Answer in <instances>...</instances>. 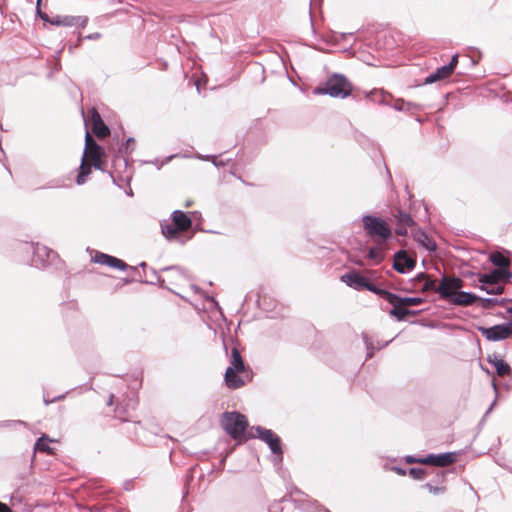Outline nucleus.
Segmentation results:
<instances>
[{"instance_id": "f257e3e1", "label": "nucleus", "mask_w": 512, "mask_h": 512, "mask_svg": "<svg viewBox=\"0 0 512 512\" xmlns=\"http://www.w3.org/2000/svg\"><path fill=\"white\" fill-rule=\"evenodd\" d=\"M104 155L103 148L98 145L93 138L86 133L85 137V149H84V157H87L92 162V165L95 169L104 171L102 166V156ZM91 173V165L85 162V158H83L82 163L80 165V172L76 178V182L78 185H82L85 183L87 176Z\"/></svg>"}, {"instance_id": "f03ea898", "label": "nucleus", "mask_w": 512, "mask_h": 512, "mask_svg": "<svg viewBox=\"0 0 512 512\" xmlns=\"http://www.w3.org/2000/svg\"><path fill=\"white\" fill-rule=\"evenodd\" d=\"M314 93L344 99L351 95L352 85L343 74L335 73L327 79L323 86L317 87Z\"/></svg>"}, {"instance_id": "7ed1b4c3", "label": "nucleus", "mask_w": 512, "mask_h": 512, "mask_svg": "<svg viewBox=\"0 0 512 512\" xmlns=\"http://www.w3.org/2000/svg\"><path fill=\"white\" fill-rule=\"evenodd\" d=\"M221 426L231 438L241 440L248 427V421L239 412H224L221 417Z\"/></svg>"}, {"instance_id": "20e7f679", "label": "nucleus", "mask_w": 512, "mask_h": 512, "mask_svg": "<svg viewBox=\"0 0 512 512\" xmlns=\"http://www.w3.org/2000/svg\"><path fill=\"white\" fill-rule=\"evenodd\" d=\"M362 222L366 234L372 239L380 238L383 241H386L392 235L389 224L379 217L364 215L362 217Z\"/></svg>"}, {"instance_id": "39448f33", "label": "nucleus", "mask_w": 512, "mask_h": 512, "mask_svg": "<svg viewBox=\"0 0 512 512\" xmlns=\"http://www.w3.org/2000/svg\"><path fill=\"white\" fill-rule=\"evenodd\" d=\"M250 437H258L265 442L270 448L271 452L275 455V462L282 461V444L279 436L270 429L261 426L252 427Z\"/></svg>"}, {"instance_id": "423d86ee", "label": "nucleus", "mask_w": 512, "mask_h": 512, "mask_svg": "<svg viewBox=\"0 0 512 512\" xmlns=\"http://www.w3.org/2000/svg\"><path fill=\"white\" fill-rule=\"evenodd\" d=\"M22 250L25 252H32L33 257L31 259V265L36 268H42L46 265L50 258L52 251L39 243H26L23 245Z\"/></svg>"}, {"instance_id": "0eeeda50", "label": "nucleus", "mask_w": 512, "mask_h": 512, "mask_svg": "<svg viewBox=\"0 0 512 512\" xmlns=\"http://www.w3.org/2000/svg\"><path fill=\"white\" fill-rule=\"evenodd\" d=\"M463 287V281L458 277L443 276L436 292L445 300L451 301L456 292Z\"/></svg>"}, {"instance_id": "6e6552de", "label": "nucleus", "mask_w": 512, "mask_h": 512, "mask_svg": "<svg viewBox=\"0 0 512 512\" xmlns=\"http://www.w3.org/2000/svg\"><path fill=\"white\" fill-rule=\"evenodd\" d=\"M478 330L489 341H501L509 338V331L505 323L492 327H479Z\"/></svg>"}, {"instance_id": "1a4fd4ad", "label": "nucleus", "mask_w": 512, "mask_h": 512, "mask_svg": "<svg viewBox=\"0 0 512 512\" xmlns=\"http://www.w3.org/2000/svg\"><path fill=\"white\" fill-rule=\"evenodd\" d=\"M455 460L456 458L454 453L446 452L438 455L430 454L425 458H421L419 460V463L430 464L438 467H445L454 463Z\"/></svg>"}, {"instance_id": "9d476101", "label": "nucleus", "mask_w": 512, "mask_h": 512, "mask_svg": "<svg viewBox=\"0 0 512 512\" xmlns=\"http://www.w3.org/2000/svg\"><path fill=\"white\" fill-rule=\"evenodd\" d=\"M341 280L347 286H349L357 291L365 290L366 287H368V281H369L368 278L360 275L356 271H352V272L342 275Z\"/></svg>"}, {"instance_id": "9b49d317", "label": "nucleus", "mask_w": 512, "mask_h": 512, "mask_svg": "<svg viewBox=\"0 0 512 512\" xmlns=\"http://www.w3.org/2000/svg\"><path fill=\"white\" fill-rule=\"evenodd\" d=\"M415 260L407 255L405 251H398L394 255L393 268L399 273H406L408 270L413 269Z\"/></svg>"}, {"instance_id": "f8f14e48", "label": "nucleus", "mask_w": 512, "mask_h": 512, "mask_svg": "<svg viewBox=\"0 0 512 512\" xmlns=\"http://www.w3.org/2000/svg\"><path fill=\"white\" fill-rule=\"evenodd\" d=\"M511 276L508 269H494L490 273L482 274L479 282L482 285H496L502 279H507Z\"/></svg>"}, {"instance_id": "ddd939ff", "label": "nucleus", "mask_w": 512, "mask_h": 512, "mask_svg": "<svg viewBox=\"0 0 512 512\" xmlns=\"http://www.w3.org/2000/svg\"><path fill=\"white\" fill-rule=\"evenodd\" d=\"M93 261L95 263H98L101 265H106V266H109V267H112V268H115L118 270H126L128 267V265L121 259H118L114 256H111V255H108L105 253H97L94 256Z\"/></svg>"}, {"instance_id": "4468645a", "label": "nucleus", "mask_w": 512, "mask_h": 512, "mask_svg": "<svg viewBox=\"0 0 512 512\" xmlns=\"http://www.w3.org/2000/svg\"><path fill=\"white\" fill-rule=\"evenodd\" d=\"M88 22L87 17H80V16H56L51 19L50 23L55 26H66V27H72L75 25H81L82 27H85Z\"/></svg>"}, {"instance_id": "2eb2a0df", "label": "nucleus", "mask_w": 512, "mask_h": 512, "mask_svg": "<svg viewBox=\"0 0 512 512\" xmlns=\"http://www.w3.org/2000/svg\"><path fill=\"white\" fill-rule=\"evenodd\" d=\"M91 121H92V130L93 133L99 137L104 138L109 135L110 130L109 128L104 124V122L101 119L100 114L97 112L95 108H93L91 111Z\"/></svg>"}, {"instance_id": "dca6fc26", "label": "nucleus", "mask_w": 512, "mask_h": 512, "mask_svg": "<svg viewBox=\"0 0 512 512\" xmlns=\"http://www.w3.org/2000/svg\"><path fill=\"white\" fill-rule=\"evenodd\" d=\"M171 221L180 229L185 232L192 227L191 218L181 210H174L171 214Z\"/></svg>"}, {"instance_id": "f3484780", "label": "nucleus", "mask_w": 512, "mask_h": 512, "mask_svg": "<svg viewBox=\"0 0 512 512\" xmlns=\"http://www.w3.org/2000/svg\"><path fill=\"white\" fill-rule=\"evenodd\" d=\"M397 227L396 233L400 236L407 234V228L415 224L413 218L406 212L399 211L396 215Z\"/></svg>"}, {"instance_id": "a211bd4d", "label": "nucleus", "mask_w": 512, "mask_h": 512, "mask_svg": "<svg viewBox=\"0 0 512 512\" xmlns=\"http://www.w3.org/2000/svg\"><path fill=\"white\" fill-rule=\"evenodd\" d=\"M480 298L471 293L465 291H457L454 297L451 299V303L457 306H469L475 303Z\"/></svg>"}, {"instance_id": "6ab92c4d", "label": "nucleus", "mask_w": 512, "mask_h": 512, "mask_svg": "<svg viewBox=\"0 0 512 512\" xmlns=\"http://www.w3.org/2000/svg\"><path fill=\"white\" fill-rule=\"evenodd\" d=\"M451 74H452L451 66L444 65V66L438 68L435 72L431 73L429 76H427L424 79L423 84L428 85V84L435 83L437 81L447 79Z\"/></svg>"}, {"instance_id": "aec40b11", "label": "nucleus", "mask_w": 512, "mask_h": 512, "mask_svg": "<svg viewBox=\"0 0 512 512\" xmlns=\"http://www.w3.org/2000/svg\"><path fill=\"white\" fill-rule=\"evenodd\" d=\"M414 240L429 252H434L437 248L435 241L422 230H418L414 233Z\"/></svg>"}, {"instance_id": "412c9836", "label": "nucleus", "mask_w": 512, "mask_h": 512, "mask_svg": "<svg viewBox=\"0 0 512 512\" xmlns=\"http://www.w3.org/2000/svg\"><path fill=\"white\" fill-rule=\"evenodd\" d=\"M161 232L167 240H174L179 237L180 229L169 220H163L160 223Z\"/></svg>"}, {"instance_id": "4be33fe9", "label": "nucleus", "mask_w": 512, "mask_h": 512, "mask_svg": "<svg viewBox=\"0 0 512 512\" xmlns=\"http://www.w3.org/2000/svg\"><path fill=\"white\" fill-rule=\"evenodd\" d=\"M366 290H368V291H370L372 293H375L378 296L384 298L390 304H394L398 300V296L396 294L391 293V292H389V291H387L385 289L378 288L377 286H375L370 281H368V287H366Z\"/></svg>"}, {"instance_id": "5701e85b", "label": "nucleus", "mask_w": 512, "mask_h": 512, "mask_svg": "<svg viewBox=\"0 0 512 512\" xmlns=\"http://www.w3.org/2000/svg\"><path fill=\"white\" fill-rule=\"evenodd\" d=\"M237 372L233 368L226 369L225 382L230 389H237L244 385V381L237 375Z\"/></svg>"}, {"instance_id": "b1692460", "label": "nucleus", "mask_w": 512, "mask_h": 512, "mask_svg": "<svg viewBox=\"0 0 512 512\" xmlns=\"http://www.w3.org/2000/svg\"><path fill=\"white\" fill-rule=\"evenodd\" d=\"M392 107L397 111L414 112L422 110L423 106L417 103L405 101L403 99H397Z\"/></svg>"}, {"instance_id": "393cba45", "label": "nucleus", "mask_w": 512, "mask_h": 512, "mask_svg": "<svg viewBox=\"0 0 512 512\" xmlns=\"http://www.w3.org/2000/svg\"><path fill=\"white\" fill-rule=\"evenodd\" d=\"M488 361L495 367L499 376H505L511 372L509 364L497 356H494L493 358L489 357Z\"/></svg>"}, {"instance_id": "a878e982", "label": "nucleus", "mask_w": 512, "mask_h": 512, "mask_svg": "<svg viewBox=\"0 0 512 512\" xmlns=\"http://www.w3.org/2000/svg\"><path fill=\"white\" fill-rule=\"evenodd\" d=\"M228 368H233L234 371L238 372L244 371L245 369L241 354L236 347L232 349L230 366Z\"/></svg>"}, {"instance_id": "bb28decb", "label": "nucleus", "mask_w": 512, "mask_h": 512, "mask_svg": "<svg viewBox=\"0 0 512 512\" xmlns=\"http://www.w3.org/2000/svg\"><path fill=\"white\" fill-rule=\"evenodd\" d=\"M163 272L170 273L168 280L171 283H177L185 278L182 269L178 266H169L162 269Z\"/></svg>"}, {"instance_id": "cd10ccee", "label": "nucleus", "mask_w": 512, "mask_h": 512, "mask_svg": "<svg viewBox=\"0 0 512 512\" xmlns=\"http://www.w3.org/2000/svg\"><path fill=\"white\" fill-rule=\"evenodd\" d=\"M490 261L493 265L497 266L498 269H507L510 265V260L500 252H495L490 255Z\"/></svg>"}, {"instance_id": "c85d7f7f", "label": "nucleus", "mask_w": 512, "mask_h": 512, "mask_svg": "<svg viewBox=\"0 0 512 512\" xmlns=\"http://www.w3.org/2000/svg\"><path fill=\"white\" fill-rule=\"evenodd\" d=\"M393 308L390 310V314L395 316L398 320H403L407 315L411 312L410 310L402 307L403 304H399L398 302L392 304Z\"/></svg>"}, {"instance_id": "c756f323", "label": "nucleus", "mask_w": 512, "mask_h": 512, "mask_svg": "<svg viewBox=\"0 0 512 512\" xmlns=\"http://www.w3.org/2000/svg\"><path fill=\"white\" fill-rule=\"evenodd\" d=\"M50 441L51 440L46 435L41 436L40 438L37 439L35 443V450L52 453V449L48 445V442Z\"/></svg>"}, {"instance_id": "7c9ffc66", "label": "nucleus", "mask_w": 512, "mask_h": 512, "mask_svg": "<svg viewBox=\"0 0 512 512\" xmlns=\"http://www.w3.org/2000/svg\"><path fill=\"white\" fill-rule=\"evenodd\" d=\"M368 258L374 260L376 264H379L384 258L383 251L379 248L372 247L369 249Z\"/></svg>"}, {"instance_id": "2f4dec72", "label": "nucleus", "mask_w": 512, "mask_h": 512, "mask_svg": "<svg viewBox=\"0 0 512 512\" xmlns=\"http://www.w3.org/2000/svg\"><path fill=\"white\" fill-rule=\"evenodd\" d=\"M397 302L399 304H403L406 306H413V305L421 304L423 302V300L420 297H405V298L398 297Z\"/></svg>"}, {"instance_id": "473e14b6", "label": "nucleus", "mask_w": 512, "mask_h": 512, "mask_svg": "<svg viewBox=\"0 0 512 512\" xmlns=\"http://www.w3.org/2000/svg\"><path fill=\"white\" fill-rule=\"evenodd\" d=\"M18 425L27 426V423L21 420L0 421V428H15Z\"/></svg>"}, {"instance_id": "72a5a7b5", "label": "nucleus", "mask_w": 512, "mask_h": 512, "mask_svg": "<svg viewBox=\"0 0 512 512\" xmlns=\"http://www.w3.org/2000/svg\"><path fill=\"white\" fill-rule=\"evenodd\" d=\"M409 475L413 478V479H417V480H420V479H423L424 476H425V470L422 469V468H410L409 469Z\"/></svg>"}, {"instance_id": "f704fd0d", "label": "nucleus", "mask_w": 512, "mask_h": 512, "mask_svg": "<svg viewBox=\"0 0 512 512\" xmlns=\"http://www.w3.org/2000/svg\"><path fill=\"white\" fill-rule=\"evenodd\" d=\"M438 286H436V283L435 281L427 278L425 281H424V284L422 286V291L423 292H427V291H435L436 292V289H437Z\"/></svg>"}, {"instance_id": "c9c22d12", "label": "nucleus", "mask_w": 512, "mask_h": 512, "mask_svg": "<svg viewBox=\"0 0 512 512\" xmlns=\"http://www.w3.org/2000/svg\"><path fill=\"white\" fill-rule=\"evenodd\" d=\"M363 340L366 346L367 350V358H371L374 354V347L372 342L369 340L368 336L366 334H363Z\"/></svg>"}, {"instance_id": "e433bc0d", "label": "nucleus", "mask_w": 512, "mask_h": 512, "mask_svg": "<svg viewBox=\"0 0 512 512\" xmlns=\"http://www.w3.org/2000/svg\"><path fill=\"white\" fill-rule=\"evenodd\" d=\"M491 285H481V289L486 291L488 294H501L503 292V287L497 286V287H491Z\"/></svg>"}, {"instance_id": "4c0bfd02", "label": "nucleus", "mask_w": 512, "mask_h": 512, "mask_svg": "<svg viewBox=\"0 0 512 512\" xmlns=\"http://www.w3.org/2000/svg\"><path fill=\"white\" fill-rule=\"evenodd\" d=\"M423 487L426 488L430 493L435 495L442 494L445 491V487L433 486L430 483H426Z\"/></svg>"}, {"instance_id": "58836bf2", "label": "nucleus", "mask_w": 512, "mask_h": 512, "mask_svg": "<svg viewBox=\"0 0 512 512\" xmlns=\"http://www.w3.org/2000/svg\"><path fill=\"white\" fill-rule=\"evenodd\" d=\"M198 158L202 159V160H212V162H213V164L215 166H223L224 165L223 162H217L215 157H213V156H209V155H207V156H198Z\"/></svg>"}, {"instance_id": "ea45409f", "label": "nucleus", "mask_w": 512, "mask_h": 512, "mask_svg": "<svg viewBox=\"0 0 512 512\" xmlns=\"http://www.w3.org/2000/svg\"><path fill=\"white\" fill-rule=\"evenodd\" d=\"M458 64V55L455 54L451 57V61L449 64H446V66H451V72L454 71L455 67L457 66Z\"/></svg>"}, {"instance_id": "a19ab883", "label": "nucleus", "mask_w": 512, "mask_h": 512, "mask_svg": "<svg viewBox=\"0 0 512 512\" xmlns=\"http://www.w3.org/2000/svg\"><path fill=\"white\" fill-rule=\"evenodd\" d=\"M132 144H134V138L130 137V138H128V139H127V141H126V146H125V148H124V152H125V153H129V152H131V151L133 150V147H132V148H130V146H131Z\"/></svg>"}, {"instance_id": "79ce46f5", "label": "nucleus", "mask_w": 512, "mask_h": 512, "mask_svg": "<svg viewBox=\"0 0 512 512\" xmlns=\"http://www.w3.org/2000/svg\"><path fill=\"white\" fill-rule=\"evenodd\" d=\"M481 301H482V306L484 308H488V307H490V305L496 303V300L490 299V298L481 299Z\"/></svg>"}, {"instance_id": "37998d69", "label": "nucleus", "mask_w": 512, "mask_h": 512, "mask_svg": "<svg viewBox=\"0 0 512 512\" xmlns=\"http://www.w3.org/2000/svg\"><path fill=\"white\" fill-rule=\"evenodd\" d=\"M391 470L396 472L398 475H401V476L406 475V470L401 467L393 466V467H391Z\"/></svg>"}, {"instance_id": "c03bdc74", "label": "nucleus", "mask_w": 512, "mask_h": 512, "mask_svg": "<svg viewBox=\"0 0 512 512\" xmlns=\"http://www.w3.org/2000/svg\"><path fill=\"white\" fill-rule=\"evenodd\" d=\"M152 273L153 275L155 276L157 282L160 284L161 287H165L164 283H165V279H162L155 270H152Z\"/></svg>"}, {"instance_id": "a18cd8bd", "label": "nucleus", "mask_w": 512, "mask_h": 512, "mask_svg": "<svg viewBox=\"0 0 512 512\" xmlns=\"http://www.w3.org/2000/svg\"><path fill=\"white\" fill-rule=\"evenodd\" d=\"M37 14L40 16V18L43 20V21H46V22H50L51 19H49V16L46 14V13H42L39 9V7L37 8Z\"/></svg>"}, {"instance_id": "49530a36", "label": "nucleus", "mask_w": 512, "mask_h": 512, "mask_svg": "<svg viewBox=\"0 0 512 512\" xmlns=\"http://www.w3.org/2000/svg\"><path fill=\"white\" fill-rule=\"evenodd\" d=\"M100 33H92V34H89L87 35L85 38L86 39H90V40H96V39H99L100 38Z\"/></svg>"}, {"instance_id": "de8ad7c7", "label": "nucleus", "mask_w": 512, "mask_h": 512, "mask_svg": "<svg viewBox=\"0 0 512 512\" xmlns=\"http://www.w3.org/2000/svg\"><path fill=\"white\" fill-rule=\"evenodd\" d=\"M427 278H429V277H428V275H427V274H425V273H419V274L416 276V280H417V281H419V282H420V281H425Z\"/></svg>"}, {"instance_id": "09e8293b", "label": "nucleus", "mask_w": 512, "mask_h": 512, "mask_svg": "<svg viewBox=\"0 0 512 512\" xmlns=\"http://www.w3.org/2000/svg\"><path fill=\"white\" fill-rule=\"evenodd\" d=\"M419 460L420 459H417V458H415L413 456H407L406 457V462L409 463V464L419 462Z\"/></svg>"}, {"instance_id": "8fccbe9b", "label": "nucleus", "mask_w": 512, "mask_h": 512, "mask_svg": "<svg viewBox=\"0 0 512 512\" xmlns=\"http://www.w3.org/2000/svg\"><path fill=\"white\" fill-rule=\"evenodd\" d=\"M346 36H352V33H348V34L340 33V34H338V35H336V36H335V39H336L337 41H339V39H340V38L342 39V38H345Z\"/></svg>"}, {"instance_id": "3c124183", "label": "nucleus", "mask_w": 512, "mask_h": 512, "mask_svg": "<svg viewBox=\"0 0 512 512\" xmlns=\"http://www.w3.org/2000/svg\"><path fill=\"white\" fill-rule=\"evenodd\" d=\"M43 401H44V404H45V405H49V404H51V403L55 402V399H53V398H52V399H49V398H47V397L44 395V397H43Z\"/></svg>"}, {"instance_id": "603ef678", "label": "nucleus", "mask_w": 512, "mask_h": 512, "mask_svg": "<svg viewBox=\"0 0 512 512\" xmlns=\"http://www.w3.org/2000/svg\"><path fill=\"white\" fill-rule=\"evenodd\" d=\"M315 512H331V511H329L328 509H326L324 507H318Z\"/></svg>"}, {"instance_id": "864d4df0", "label": "nucleus", "mask_w": 512, "mask_h": 512, "mask_svg": "<svg viewBox=\"0 0 512 512\" xmlns=\"http://www.w3.org/2000/svg\"><path fill=\"white\" fill-rule=\"evenodd\" d=\"M494 405H495V401L490 405V407H489V408H488V410L486 411L485 415H488V414L492 411V409H493Z\"/></svg>"}, {"instance_id": "5fc2aeb1", "label": "nucleus", "mask_w": 512, "mask_h": 512, "mask_svg": "<svg viewBox=\"0 0 512 512\" xmlns=\"http://www.w3.org/2000/svg\"><path fill=\"white\" fill-rule=\"evenodd\" d=\"M64 398H65V395H64V394H62V395H59V396H57V397H54L53 399H55V401H58V400H62V399H64Z\"/></svg>"}, {"instance_id": "6e6d98bb", "label": "nucleus", "mask_w": 512, "mask_h": 512, "mask_svg": "<svg viewBox=\"0 0 512 512\" xmlns=\"http://www.w3.org/2000/svg\"><path fill=\"white\" fill-rule=\"evenodd\" d=\"M4 509H6V504L0 502V512H3Z\"/></svg>"}, {"instance_id": "4d7b16f0", "label": "nucleus", "mask_w": 512, "mask_h": 512, "mask_svg": "<svg viewBox=\"0 0 512 512\" xmlns=\"http://www.w3.org/2000/svg\"><path fill=\"white\" fill-rule=\"evenodd\" d=\"M113 398H114V396H113V395H110V398H109V401H108V405H112V403H113Z\"/></svg>"}, {"instance_id": "13d9d810", "label": "nucleus", "mask_w": 512, "mask_h": 512, "mask_svg": "<svg viewBox=\"0 0 512 512\" xmlns=\"http://www.w3.org/2000/svg\"><path fill=\"white\" fill-rule=\"evenodd\" d=\"M139 266H140V267H142V268H145L147 265H146V263H145V262H141V263L139 264Z\"/></svg>"}, {"instance_id": "bf43d9fd", "label": "nucleus", "mask_w": 512, "mask_h": 512, "mask_svg": "<svg viewBox=\"0 0 512 512\" xmlns=\"http://www.w3.org/2000/svg\"><path fill=\"white\" fill-rule=\"evenodd\" d=\"M174 157H176V155H171L167 158V162L170 161L171 159H173Z\"/></svg>"}, {"instance_id": "052dcab7", "label": "nucleus", "mask_w": 512, "mask_h": 512, "mask_svg": "<svg viewBox=\"0 0 512 512\" xmlns=\"http://www.w3.org/2000/svg\"><path fill=\"white\" fill-rule=\"evenodd\" d=\"M507 313H512V306L507 308Z\"/></svg>"}, {"instance_id": "680f3d73", "label": "nucleus", "mask_w": 512, "mask_h": 512, "mask_svg": "<svg viewBox=\"0 0 512 512\" xmlns=\"http://www.w3.org/2000/svg\"><path fill=\"white\" fill-rule=\"evenodd\" d=\"M40 1H41V0H37V8H38V7H39V5H40Z\"/></svg>"}, {"instance_id": "e2e57ef3", "label": "nucleus", "mask_w": 512, "mask_h": 512, "mask_svg": "<svg viewBox=\"0 0 512 512\" xmlns=\"http://www.w3.org/2000/svg\"><path fill=\"white\" fill-rule=\"evenodd\" d=\"M388 343H389V341L385 342V343L382 345V347H384V346L388 345Z\"/></svg>"}]
</instances>
